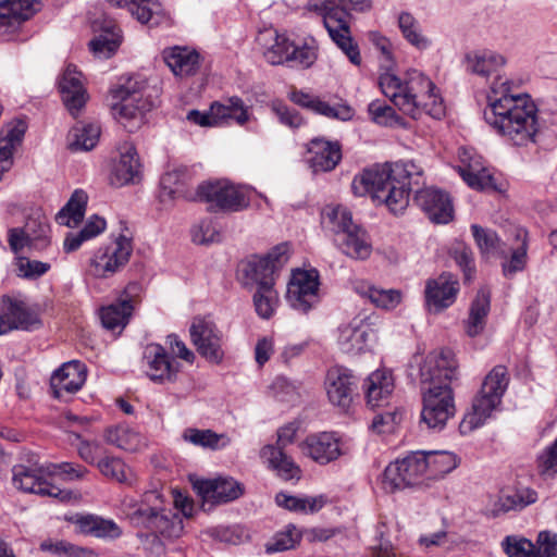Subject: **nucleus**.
I'll use <instances>...</instances> for the list:
<instances>
[{
	"mask_svg": "<svg viewBox=\"0 0 557 557\" xmlns=\"http://www.w3.org/2000/svg\"><path fill=\"white\" fill-rule=\"evenodd\" d=\"M144 356L148 359L147 376L156 383L172 382L180 372V362L171 358L158 344L146 346Z\"/></svg>",
	"mask_w": 557,
	"mask_h": 557,
	"instance_id": "obj_25",
	"label": "nucleus"
},
{
	"mask_svg": "<svg viewBox=\"0 0 557 557\" xmlns=\"http://www.w3.org/2000/svg\"><path fill=\"white\" fill-rule=\"evenodd\" d=\"M210 111L215 126L227 119L234 120L240 126L249 121L248 108L238 97H231L225 103L215 101L210 106Z\"/></svg>",
	"mask_w": 557,
	"mask_h": 557,
	"instance_id": "obj_41",
	"label": "nucleus"
},
{
	"mask_svg": "<svg viewBox=\"0 0 557 557\" xmlns=\"http://www.w3.org/2000/svg\"><path fill=\"white\" fill-rule=\"evenodd\" d=\"M222 235L211 221H201L193 228V242L199 245L218 243Z\"/></svg>",
	"mask_w": 557,
	"mask_h": 557,
	"instance_id": "obj_61",
	"label": "nucleus"
},
{
	"mask_svg": "<svg viewBox=\"0 0 557 557\" xmlns=\"http://www.w3.org/2000/svg\"><path fill=\"white\" fill-rule=\"evenodd\" d=\"M137 285L129 284L124 295L114 304L103 307L100 310V319L103 327L110 331L123 330L128 323L134 311V297H136Z\"/></svg>",
	"mask_w": 557,
	"mask_h": 557,
	"instance_id": "obj_28",
	"label": "nucleus"
},
{
	"mask_svg": "<svg viewBox=\"0 0 557 557\" xmlns=\"http://www.w3.org/2000/svg\"><path fill=\"white\" fill-rule=\"evenodd\" d=\"M87 370L84 363L73 360L62 364L50 379V386L55 398L79 391L86 381Z\"/></svg>",
	"mask_w": 557,
	"mask_h": 557,
	"instance_id": "obj_27",
	"label": "nucleus"
},
{
	"mask_svg": "<svg viewBox=\"0 0 557 557\" xmlns=\"http://www.w3.org/2000/svg\"><path fill=\"white\" fill-rule=\"evenodd\" d=\"M106 224L104 219L98 215L91 216L79 232L69 233L66 235L63 244L64 250L66 252L77 250L84 242L102 233L106 228Z\"/></svg>",
	"mask_w": 557,
	"mask_h": 557,
	"instance_id": "obj_46",
	"label": "nucleus"
},
{
	"mask_svg": "<svg viewBox=\"0 0 557 557\" xmlns=\"http://www.w3.org/2000/svg\"><path fill=\"white\" fill-rule=\"evenodd\" d=\"M371 8V0H311L309 3V10L322 16L324 27L333 42L355 65L361 63V55L358 45L351 37L348 11L366 12Z\"/></svg>",
	"mask_w": 557,
	"mask_h": 557,
	"instance_id": "obj_3",
	"label": "nucleus"
},
{
	"mask_svg": "<svg viewBox=\"0 0 557 557\" xmlns=\"http://www.w3.org/2000/svg\"><path fill=\"white\" fill-rule=\"evenodd\" d=\"M428 479V460L424 451H414L391 462L384 470L381 484L386 493L417 486Z\"/></svg>",
	"mask_w": 557,
	"mask_h": 557,
	"instance_id": "obj_6",
	"label": "nucleus"
},
{
	"mask_svg": "<svg viewBox=\"0 0 557 557\" xmlns=\"http://www.w3.org/2000/svg\"><path fill=\"white\" fill-rule=\"evenodd\" d=\"M97 467L104 476L121 483L126 482L125 465L121 459L104 457L97 462Z\"/></svg>",
	"mask_w": 557,
	"mask_h": 557,
	"instance_id": "obj_62",
	"label": "nucleus"
},
{
	"mask_svg": "<svg viewBox=\"0 0 557 557\" xmlns=\"http://www.w3.org/2000/svg\"><path fill=\"white\" fill-rule=\"evenodd\" d=\"M193 488L203 503L224 504L239 498L244 486L233 478L200 479L190 476Z\"/></svg>",
	"mask_w": 557,
	"mask_h": 557,
	"instance_id": "obj_19",
	"label": "nucleus"
},
{
	"mask_svg": "<svg viewBox=\"0 0 557 557\" xmlns=\"http://www.w3.org/2000/svg\"><path fill=\"white\" fill-rule=\"evenodd\" d=\"M253 307L256 313L264 320H269L275 313L280 296L275 289V283L263 282L262 285L257 287L252 296Z\"/></svg>",
	"mask_w": 557,
	"mask_h": 557,
	"instance_id": "obj_45",
	"label": "nucleus"
},
{
	"mask_svg": "<svg viewBox=\"0 0 557 557\" xmlns=\"http://www.w3.org/2000/svg\"><path fill=\"white\" fill-rule=\"evenodd\" d=\"M367 404L373 408L388 404L394 391V379L386 370L372 372L363 384Z\"/></svg>",
	"mask_w": 557,
	"mask_h": 557,
	"instance_id": "obj_32",
	"label": "nucleus"
},
{
	"mask_svg": "<svg viewBox=\"0 0 557 557\" xmlns=\"http://www.w3.org/2000/svg\"><path fill=\"white\" fill-rule=\"evenodd\" d=\"M308 151L312 154L310 159L314 172L332 171L341 161L342 152L338 143L314 138L309 143Z\"/></svg>",
	"mask_w": 557,
	"mask_h": 557,
	"instance_id": "obj_35",
	"label": "nucleus"
},
{
	"mask_svg": "<svg viewBox=\"0 0 557 557\" xmlns=\"http://www.w3.org/2000/svg\"><path fill=\"white\" fill-rule=\"evenodd\" d=\"M459 173L471 188L483 190L493 186L492 174L479 161L459 166Z\"/></svg>",
	"mask_w": 557,
	"mask_h": 557,
	"instance_id": "obj_55",
	"label": "nucleus"
},
{
	"mask_svg": "<svg viewBox=\"0 0 557 557\" xmlns=\"http://www.w3.org/2000/svg\"><path fill=\"white\" fill-rule=\"evenodd\" d=\"M421 169L412 161L397 162L392 168L369 169L355 176L351 183L356 196L370 195L379 205L384 203L395 214L409 203L411 185H418Z\"/></svg>",
	"mask_w": 557,
	"mask_h": 557,
	"instance_id": "obj_2",
	"label": "nucleus"
},
{
	"mask_svg": "<svg viewBox=\"0 0 557 557\" xmlns=\"http://www.w3.org/2000/svg\"><path fill=\"white\" fill-rule=\"evenodd\" d=\"M324 386L329 401L342 411H348L357 395V380L351 371L344 367L331 368Z\"/></svg>",
	"mask_w": 557,
	"mask_h": 557,
	"instance_id": "obj_20",
	"label": "nucleus"
},
{
	"mask_svg": "<svg viewBox=\"0 0 557 557\" xmlns=\"http://www.w3.org/2000/svg\"><path fill=\"white\" fill-rule=\"evenodd\" d=\"M398 26L404 38L420 50L426 49L431 41L422 34L419 22L409 13H401L398 17Z\"/></svg>",
	"mask_w": 557,
	"mask_h": 557,
	"instance_id": "obj_54",
	"label": "nucleus"
},
{
	"mask_svg": "<svg viewBox=\"0 0 557 557\" xmlns=\"http://www.w3.org/2000/svg\"><path fill=\"white\" fill-rule=\"evenodd\" d=\"M458 363L450 349L433 350L425 357L420 367L422 386L443 385L457 379Z\"/></svg>",
	"mask_w": 557,
	"mask_h": 557,
	"instance_id": "obj_15",
	"label": "nucleus"
},
{
	"mask_svg": "<svg viewBox=\"0 0 557 557\" xmlns=\"http://www.w3.org/2000/svg\"><path fill=\"white\" fill-rule=\"evenodd\" d=\"M508 384V371L504 366H496L488 372L472 400L471 409L459 424L462 434L471 433L491 418L492 412L500 405Z\"/></svg>",
	"mask_w": 557,
	"mask_h": 557,
	"instance_id": "obj_5",
	"label": "nucleus"
},
{
	"mask_svg": "<svg viewBox=\"0 0 557 557\" xmlns=\"http://www.w3.org/2000/svg\"><path fill=\"white\" fill-rule=\"evenodd\" d=\"M275 502L280 507L296 512H317L323 508L326 500L323 496L296 497L285 493H278Z\"/></svg>",
	"mask_w": 557,
	"mask_h": 557,
	"instance_id": "obj_49",
	"label": "nucleus"
},
{
	"mask_svg": "<svg viewBox=\"0 0 557 557\" xmlns=\"http://www.w3.org/2000/svg\"><path fill=\"white\" fill-rule=\"evenodd\" d=\"M355 289L359 295L368 298L375 307L384 310L395 309L403 299L399 289H383L363 282L358 283Z\"/></svg>",
	"mask_w": 557,
	"mask_h": 557,
	"instance_id": "obj_42",
	"label": "nucleus"
},
{
	"mask_svg": "<svg viewBox=\"0 0 557 557\" xmlns=\"http://www.w3.org/2000/svg\"><path fill=\"white\" fill-rule=\"evenodd\" d=\"M379 317L364 312L356 315L347 325L339 330L338 342L346 352L362 351L377 338Z\"/></svg>",
	"mask_w": 557,
	"mask_h": 557,
	"instance_id": "obj_14",
	"label": "nucleus"
},
{
	"mask_svg": "<svg viewBox=\"0 0 557 557\" xmlns=\"http://www.w3.org/2000/svg\"><path fill=\"white\" fill-rule=\"evenodd\" d=\"M183 438L194 445L216 448L222 435H218L211 430L186 429Z\"/></svg>",
	"mask_w": 557,
	"mask_h": 557,
	"instance_id": "obj_59",
	"label": "nucleus"
},
{
	"mask_svg": "<svg viewBox=\"0 0 557 557\" xmlns=\"http://www.w3.org/2000/svg\"><path fill=\"white\" fill-rule=\"evenodd\" d=\"M260 457L281 479L285 481L300 479V467L285 453V450H277L271 445H265L260 450Z\"/></svg>",
	"mask_w": 557,
	"mask_h": 557,
	"instance_id": "obj_36",
	"label": "nucleus"
},
{
	"mask_svg": "<svg viewBox=\"0 0 557 557\" xmlns=\"http://www.w3.org/2000/svg\"><path fill=\"white\" fill-rule=\"evenodd\" d=\"M138 141L127 138L121 141L116 148L117 157L110 165L108 176L109 184L113 187H123L134 182L139 173Z\"/></svg>",
	"mask_w": 557,
	"mask_h": 557,
	"instance_id": "obj_17",
	"label": "nucleus"
},
{
	"mask_svg": "<svg viewBox=\"0 0 557 557\" xmlns=\"http://www.w3.org/2000/svg\"><path fill=\"white\" fill-rule=\"evenodd\" d=\"M299 447L304 455L320 465L336 460L343 453L338 437L331 432H321L308 435Z\"/></svg>",
	"mask_w": 557,
	"mask_h": 557,
	"instance_id": "obj_24",
	"label": "nucleus"
},
{
	"mask_svg": "<svg viewBox=\"0 0 557 557\" xmlns=\"http://www.w3.org/2000/svg\"><path fill=\"white\" fill-rule=\"evenodd\" d=\"M322 224L325 228L330 230L338 238L346 232V228H350L355 223L351 219L350 212L341 206L331 207L327 206L322 211Z\"/></svg>",
	"mask_w": 557,
	"mask_h": 557,
	"instance_id": "obj_50",
	"label": "nucleus"
},
{
	"mask_svg": "<svg viewBox=\"0 0 557 557\" xmlns=\"http://www.w3.org/2000/svg\"><path fill=\"white\" fill-rule=\"evenodd\" d=\"M36 0H2L0 2V27H15L36 12Z\"/></svg>",
	"mask_w": 557,
	"mask_h": 557,
	"instance_id": "obj_37",
	"label": "nucleus"
},
{
	"mask_svg": "<svg viewBox=\"0 0 557 557\" xmlns=\"http://www.w3.org/2000/svg\"><path fill=\"white\" fill-rule=\"evenodd\" d=\"M488 310L490 293L485 288H482L479 290L470 308L469 320L466 327L469 336H475L483 330Z\"/></svg>",
	"mask_w": 557,
	"mask_h": 557,
	"instance_id": "obj_47",
	"label": "nucleus"
},
{
	"mask_svg": "<svg viewBox=\"0 0 557 557\" xmlns=\"http://www.w3.org/2000/svg\"><path fill=\"white\" fill-rule=\"evenodd\" d=\"M190 200L206 202L214 211L237 212L249 206L244 189L228 181L201 183Z\"/></svg>",
	"mask_w": 557,
	"mask_h": 557,
	"instance_id": "obj_9",
	"label": "nucleus"
},
{
	"mask_svg": "<svg viewBox=\"0 0 557 557\" xmlns=\"http://www.w3.org/2000/svg\"><path fill=\"white\" fill-rule=\"evenodd\" d=\"M157 500L162 503L157 491L146 492L141 499V504L148 505L147 509L141 508V539H145L146 548L159 557L164 554L162 539L178 537L183 532V521L176 513L156 504Z\"/></svg>",
	"mask_w": 557,
	"mask_h": 557,
	"instance_id": "obj_4",
	"label": "nucleus"
},
{
	"mask_svg": "<svg viewBox=\"0 0 557 557\" xmlns=\"http://www.w3.org/2000/svg\"><path fill=\"white\" fill-rule=\"evenodd\" d=\"M92 28L95 30L102 29V33L89 42L90 50L98 58H110L117 50L121 42L120 35L115 32L116 26L110 21L102 27L98 21H95Z\"/></svg>",
	"mask_w": 557,
	"mask_h": 557,
	"instance_id": "obj_39",
	"label": "nucleus"
},
{
	"mask_svg": "<svg viewBox=\"0 0 557 557\" xmlns=\"http://www.w3.org/2000/svg\"><path fill=\"white\" fill-rule=\"evenodd\" d=\"M62 101L73 117L85 108L88 94L83 82V74L73 64H69L59 82Z\"/></svg>",
	"mask_w": 557,
	"mask_h": 557,
	"instance_id": "obj_21",
	"label": "nucleus"
},
{
	"mask_svg": "<svg viewBox=\"0 0 557 557\" xmlns=\"http://www.w3.org/2000/svg\"><path fill=\"white\" fill-rule=\"evenodd\" d=\"M0 312L5 327V333L12 330H30L39 325L40 321L35 312L20 300L3 297L0 301Z\"/></svg>",
	"mask_w": 557,
	"mask_h": 557,
	"instance_id": "obj_30",
	"label": "nucleus"
},
{
	"mask_svg": "<svg viewBox=\"0 0 557 557\" xmlns=\"http://www.w3.org/2000/svg\"><path fill=\"white\" fill-rule=\"evenodd\" d=\"M47 470L50 478L59 475L66 481L82 480L88 472L84 466L74 462H50L47 463Z\"/></svg>",
	"mask_w": 557,
	"mask_h": 557,
	"instance_id": "obj_58",
	"label": "nucleus"
},
{
	"mask_svg": "<svg viewBox=\"0 0 557 557\" xmlns=\"http://www.w3.org/2000/svg\"><path fill=\"white\" fill-rule=\"evenodd\" d=\"M379 86L385 97H387L404 114H406V111L413 109V106H410L407 97H405L407 96L406 89L408 86V71L403 77L397 76L394 69L381 72Z\"/></svg>",
	"mask_w": 557,
	"mask_h": 557,
	"instance_id": "obj_33",
	"label": "nucleus"
},
{
	"mask_svg": "<svg viewBox=\"0 0 557 557\" xmlns=\"http://www.w3.org/2000/svg\"><path fill=\"white\" fill-rule=\"evenodd\" d=\"M336 242L346 256L356 260H366L372 252L369 235L358 224L346 228Z\"/></svg>",
	"mask_w": 557,
	"mask_h": 557,
	"instance_id": "obj_34",
	"label": "nucleus"
},
{
	"mask_svg": "<svg viewBox=\"0 0 557 557\" xmlns=\"http://www.w3.org/2000/svg\"><path fill=\"white\" fill-rule=\"evenodd\" d=\"M425 459L428 460V479H437L458 466L456 455L449 451H429L425 453Z\"/></svg>",
	"mask_w": 557,
	"mask_h": 557,
	"instance_id": "obj_53",
	"label": "nucleus"
},
{
	"mask_svg": "<svg viewBox=\"0 0 557 557\" xmlns=\"http://www.w3.org/2000/svg\"><path fill=\"white\" fill-rule=\"evenodd\" d=\"M421 388L423 394L422 421L430 429L442 430L456 412L454 391L448 383L422 386Z\"/></svg>",
	"mask_w": 557,
	"mask_h": 557,
	"instance_id": "obj_11",
	"label": "nucleus"
},
{
	"mask_svg": "<svg viewBox=\"0 0 557 557\" xmlns=\"http://www.w3.org/2000/svg\"><path fill=\"white\" fill-rule=\"evenodd\" d=\"M270 108L278 121L290 128H298L304 122L296 110L288 108L282 101H272Z\"/></svg>",
	"mask_w": 557,
	"mask_h": 557,
	"instance_id": "obj_63",
	"label": "nucleus"
},
{
	"mask_svg": "<svg viewBox=\"0 0 557 557\" xmlns=\"http://www.w3.org/2000/svg\"><path fill=\"white\" fill-rule=\"evenodd\" d=\"M301 540L300 530L289 524L285 531L277 532L265 545V552L269 554L285 552L295 548Z\"/></svg>",
	"mask_w": 557,
	"mask_h": 557,
	"instance_id": "obj_56",
	"label": "nucleus"
},
{
	"mask_svg": "<svg viewBox=\"0 0 557 557\" xmlns=\"http://www.w3.org/2000/svg\"><path fill=\"white\" fill-rule=\"evenodd\" d=\"M109 106L116 121L128 132L139 128V81L135 76L121 77L120 84L110 89Z\"/></svg>",
	"mask_w": 557,
	"mask_h": 557,
	"instance_id": "obj_8",
	"label": "nucleus"
},
{
	"mask_svg": "<svg viewBox=\"0 0 557 557\" xmlns=\"http://www.w3.org/2000/svg\"><path fill=\"white\" fill-rule=\"evenodd\" d=\"M27 125L24 121H14L0 131V181L3 173L13 165V153L22 144Z\"/></svg>",
	"mask_w": 557,
	"mask_h": 557,
	"instance_id": "obj_31",
	"label": "nucleus"
},
{
	"mask_svg": "<svg viewBox=\"0 0 557 557\" xmlns=\"http://www.w3.org/2000/svg\"><path fill=\"white\" fill-rule=\"evenodd\" d=\"M48 224L45 221L29 218L24 227L9 230V246L14 253L21 252L25 247L47 245Z\"/></svg>",
	"mask_w": 557,
	"mask_h": 557,
	"instance_id": "obj_29",
	"label": "nucleus"
},
{
	"mask_svg": "<svg viewBox=\"0 0 557 557\" xmlns=\"http://www.w3.org/2000/svg\"><path fill=\"white\" fill-rule=\"evenodd\" d=\"M104 436L109 444L126 451L135 453L139 447L138 433L124 424L108 428Z\"/></svg>",
	"mask_w": 557,
	"mask_h": 557,
	"instance_id": "obj_52",
	"label": "nucleus"
},
{
	"mask_svg": "<svg viewBox=\"0 0 557 557\" xmlns=\"http://www.w3.org/2000/svg\"><path fill=\"white\" fill-rule=\"evenodd\" d=\"M50 479L46 465H16L12 468L13 485L25 493L37 494L42 497H53L61 502L71 499L72 492L61 490L48 481Z\"/></svg>",
	"mask_w": 557,
	"mask_h": 557,
	"instance_id": "obj_10",
	"label": "nucleus"
},
{
	"mask_svg": "<svg viewBox=\"0 0 557 557\" xmlns=\"http://www.w3.org/2000/svg\"><path fill=\"white\" fill-rule=\"evenodd\" d=\"M81 533L90 534L99 539H117L122 531L113 521L94 515L81 516L75 521Z\"/></svg>",
	"mask_w": 557,
	"mask_h": 557,
	"instance_id": "obj_40",
	"label": "nucleus"
},
{
	"mask_svg": "<svg viewBox=\"0 0 557 557\" xmlns=\"http://www.w3.org/2000/svg\"><path fill=\"white\" fill-rule=\"evenodd\" d=\"M414 200L432 222L446 224L453 220V203L445 191L433 187L423 188L417 191Z\"/></svg>",
	"mask_w": 557,
	"mask_h": 557,
	"instance_id": "obj_22",
	"label": "nucleus"
},
{
	"mask_svg": "<svg viewBox=\"0 0 557 557\" xmlns=\"http://www.w3.org/2000/svg\"><path fill=\"white\" fill-rule=\"evenodd\" d=\"M190 343L207 361L219 364L224 358L223 333L209 317L193 318L189 329Z\"/></svg>",
	"mask_w": 557,
	"mask_h": 557,
	"instance_id": "obj_12",
	"label": "nucleus"
},
{
	"mask_svg": "<svg viewBox=\"0 0 557 557\" xmlns=\"http://www.w3.org/2000/svg\"><path fill=\"white\" fill-rule=\"evenodd\" d=\"M164 60L172 72L181 77L194 75L199 67V54L185 48H173Z\"/></svg>",
	"mask_w": 557,
	"mask_h": 557,
	"instance_id": "obj_43",
	"label": "nucleus"
},
{
	"mask_svg": "<svg viewBox=\"0 0 557 557\" xmlns=\"http://www.w3.org/2000/svg\"><path fill=\"white\" fill-rule=\"evenodd\" d=\"M472 235L478 247L483 255H494L496 252L504 253L499 247V238L495 232L483 228L476 224L471 226Z\"/></svg>",
	"mask_w": 557,
	"mask_h": 557,
	"instance_id": "obj_57",
	"label": "nucleus"
},
{
	"mask_svg": "<svg viewBox=\"0 0 557 557\" xmlns=\"http://www.w3.org/2000/svg\"><path fill=\"white\" fill-rule=\"evenodd\" d=\"M87 200V194L82 189H76L66 205L55 215V221L60 225L77 226L84 219Z\"/></svg>",
	"mask_w": 557,
	"mask_h": 557,
	"instance_id": "obj_44",
	"label": "nucleus"
},
{
	"mask_svg": "<svg viewBox=\"0 0 557 557\" xmlns=\"http://www.w3.org/2000/svg\"><path fill=\"white\" fill-rule=\"evenodd\" d=\"M513 86L510 79L491 85L484 120L512 145L528 146L537 133L536 107L528 95L512 94Z\"/></svg>",
	"mask_w": 557,
	"mask_h": 557,
	"instance_id": "obj_1",
	"label": "nucleus"
},
{
	"mask_svg": "<svg viewBox=\"0 0 557 557\" xmlns=\"http://www.w3.org/2000/svg\"><path fill=\"white\" fill-rule=\"evenodd\" d=\"M189 178L188 169L181 165L168 171L161 178V185L173 198L183 197L190 200V197L195 196V193H188L185 189Z\"/></svg>",
	"mask_w": 557,
	"mask_h": 557,
	"instance_id": "obj_48",
	"label": "nucleus"
},
{
	"mask_svg": "<svg viewBox=\"0 0 557 557\" xmlns=\"http://www.w3.org/2000/svg\"><path fill=\"white\" fill-rule=\"evenodd\" d=\"M459 290L457 278L450 273L429 280L425 285V302L430 311L438 313L451 306Z\"/></svg>",
	"mask_w": 557,
	"mask_h": 557,
	"instance_id": "obj_23",
	"label": "nucleus"
},
{
	"mask_svg": "<svg viewBox=\"0 0 557 557\" xmlns=\"http://www.w3.org/2000/svg\"><path fill=\"white\" fill-rule=\"evenodd\" d=\"M132 244L125 235H120L108 246L100 248L91 259V273L98 277H108L124 267L131 257Z\"/></svg>",
	"mask_w": 557,
	"mask_h": 557,
	"instance_id": "obj_18",
	"label": "nucleus"
},
{
	"mask_svg": "<svg viewBox=\"0 0 557 557\" xmlns=\"http://www.w3.org/2000/svg\"><path fill=\"white\" fill-rule=\"evenodd\" d=\"M387 527L385 523H380L376 528L377 543L371 546L372 557H396L393 545L386 535Z\"/></svg>",
	"mask_w": 557,
	"mask_h": 557,
	"instance_id": "obj_64",
	"label": "nucleus"
},
{
	"mask_svg": "<svg viewBox=\"0 0 557 557\" xmlns=\"http://www.w3.org/2000/svg\"><path fill=\"white\" fill-rule=\"evenodd\" d=\"M435 84L418 70L408 71L407 100L413 109L406 111L412 119H419L423 113L441 119L445 113L442 98L435 92Z\"/></svg>",
	"mask_w": 557,
	"mask_h": 557,
	"instance_id": "obj_7",
	"label": "nucleus"
},
{
	"mask_svg": "<svg viewBox=\"0 0 557 557\" xmlns=\"http://www.w3.org/2000/svg\"><path fill=\"white\" fill-rule=\"evenodd\" d=\"M288 258V245L281 244L265 256H251L242 262L239 272L246 278V284H256L259 287L263 282L275 283L276 273L285 265Z\"/></svg>",
	"mask_w": 557,
	"mask_h": 557,
	"instance_id": "obj_13",
	"label": "nucleus"
},
{
	"mask_svg": "<svg viewBox=\"0 0 557 557\" xmlns=\"http://www.w3.org/2000/svg\"><path fill=\"white\" fill-rule=\"evenodd\" d=\"M265 37L274 40V44L264 51V58L270 64L277 65L290 61L293 44L285 36L277 35L276 32H265L261 34L260 39Z\"/></svg>",
	"mask_w": 557,
	"mask_h": 557,
	"instance_id": "obj_51",
	"label": "nucleus"
},
{
	"mask_svg": "<svg viewBox=\"0 0 557 557\" xmlns=\"http://www.w3.org/2000/svg\"><path fill=\"white\" fill-rule=\"evenodd\" d=\"M505 63L506 59L502 54L490 50L472 51L463 58V65L468 73L485 78L495 75L492 85L496 84V87L506 79L499 74Z\"/></svg>",
	"mask_w": 557,
	"mask_h": 557,
	"instance_id": "obj_26",
	"label": "nucleus"
},
{
	"mask_svg": "<svg viewBox=\"0 0 557 557\" xmlns=\"http://www.w3.org/2000/svg\"><path fill=\"white\" fill-rule=\"evenodd\" d=\"M100 133L96 123H76L67 134V148L73 152L89 151L96 147Z\"/></svg>",
	"mask_w": 557,
	"mask_h": 557,
	"instance_id": "obj_38",
	"label": "nucleus"
},
{
	"mask_svg": "<svg viewBox=\"0 0 557 557\" xmlns=\"http://www.w3.org/2000/svg\"><path fill=\"white\" fill-rule=\"evenodd\" d=\"M289 305L304 313L319 302V275L317 271L296 270L287 285Z\"/></svg>",
	"mask_w": 557,
	"mask_h": 557,
	"instance_id": "obj_16",
	"label": "nucleus"
},
{
	"mask_svg": "<svg viewBox=\"0 0 557 557\" xmlns=\"http://www.w3.org/2000/svg\"><path fill=\"white\" fill-rule=\"evenodd\" d=\"M369 39L382 54L381 71L393 70V67H395V61L392 53L391 41L377 32L369 33Z\"/></svg>",
	"mask_w": 557,
	"mask_h": 557,
	"instance_id": "obj_60",
	"label": "nucleus"
}]
</instances>
